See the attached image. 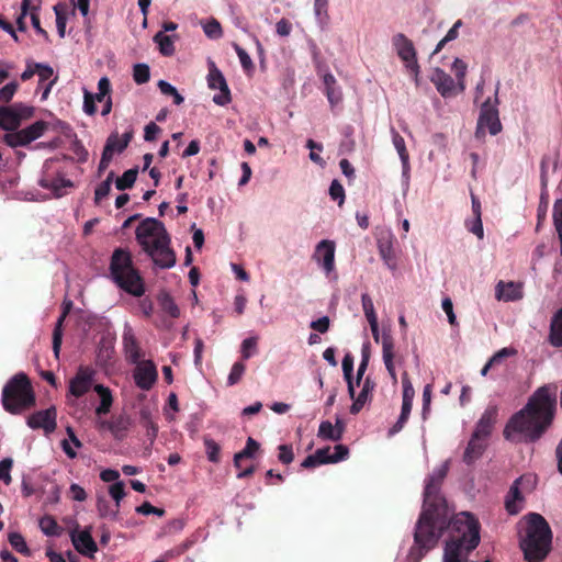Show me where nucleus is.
<instances>
[{"instance_id":"5701e85b","label":"nucleus","mask_w":562,"mask_h":562,"mask_svg":"<svg viewBox=\"0 0 562 562\" xmlns=\"http://www.w3.org/2000/svg\"><path fill=\"white\" fill-rule=\"evenodd\" d=\"M496 417L497 407L488 406L482 414L479 422L476 423L475 429L472 435L487 440L490 435L492 434V429L495 424Z\"/></svg>"},{"instance_id":"a211bd4d","label":"nucleus","mask_w":562,"mask_h":562,"mask_svg":"<svg viewBox=\"0 0 562 562\" xmlns=\"http://www.w3.org/2000/svg\"><path fill=\"white\" fill-rule=\"evenodd\" d=\"M431 82L435 85L437 91L443 98H450L459 93V82H454V80L446 74L442 69L436 68L430 77Z\"/></svg>"},{"instance_id":"de8ad7c7","label":"nucleus","mask_w":562,"mask_h":562,"mask_svg":"<svg viewBox=\"0 0 562 562\" xmlns=\"http://www.w3.org/2000/svg\"><path fill=\"white\" fill-rule=\"evenodd\" d=\"M40 528L42 532L46 536H58L60 533V528L57 525L56 520L50 516H45L40 519Z\"/></svg>"},{"instance_id":"0eeeda50","label":"nucleus","mask_w":562,"mask_h":562,"mask_svg":"<svg viewBox=\"0 0 562 562\" xmlns=\"http://www.w3.org/2000/svg\"><path fill=\"white\" fill-rule=\"evenodd\" d=\"M499 89V83H497L494 91V101L492 102L488 98L486 101L482 103L480 116L477 120V126L475 131V136L477 138H482L487 131L491 135H497L502 131V123L498 116V99L497 93Z\"/></svg>"},{"instance_id":"e433bc0d","label":"nucleus","mask_w":562,"mask_h":562,"mask_svg":"<svg viewBox=\"0 0 562 562\" xmlns=\"http://www.w3.org/2000/svg\"><path fill=\"white\" fill-rule=\"evenodd\" d=\"M344 378L348 385V393L351 398L355 397V381L352 379L353 371V358L350 355H346L341 362Z\"/></svg>"},{"instance_id":"6ab92c4d","label":"nucleus","mask_w":562,"mask_h":562,"mask_svg":"<svg viewBox=\"0 0 562 562\" xmlns=\"http://www.w3.org/2000/svg\"><path fill=\"white\" fill-rule=\"evenodd\" d=\"M70 539L75 549L83 555L93 557L98 551L97 543L91 536L90 529H75L70 532Z\"/></svg>"},{"instance_id":"3c124183","label":"nucleus","mask_w":562,"mask_h":562,"mask_svg":"<svg viewBox=\"0 0 562 562\" xmlns=\"http://www.w3.org/2000/svg\"><path fill=\"white\" fill-rule=\"evenodd\" d=\"M361 304H362V310H363V313L366 315L368 323L372 322V321H376L378 316H376V313L374 310V304L368 293H363L361 295Z\"/></svg>"},{"instance_id":"774afa93","label":"nucleus","mask_w":562,"mask_h":562,"mask_svg":"<svg viewBox=\"0 0 562 562\" xmlns=\"http://www.w3.org/2000/svg\"><path fill=\"white\" fill-rule=\"evenodd\" d=\"M553 221L559 235H562V199H558L553 205Z\"/></svg>"},{"instance_id":"69168bd1","label":"nucleus","mask_w":562,"mask_h":562,"mask_svg":"<svg viewBox=\"0 0 562 562\" xmlns=\"http://www.w3.org/2000/svg\"><path fill=\"white\" fill-rule=\"evenodd\" d=\"M330 326V319L328 316H322L315 321L310 323V327L321 334H325L328 331Z\"/></svg>"},{"instance_id":"423d86ee","label":"nucleus","mask_w":562,"mask_h":562,"mask_svg":"<svg viewBox=\"0 0 562 562\" xmlns=\"http://www.w3.org/2000/svg\"><path fill=\"white\" fill-rule=\"evenodd\" d=\"M3 408L11 414H19L34 404V394L24 373L12 376L2 390Z\"/></svg>"},{"instance_id":"09e8293b","label":"nucleus","mask_w":562,"mask_h":562,"mask_svg":"<svg viewBox=\"0 0 562 562\" xmlns=\"http://www.w3.org/2000/svg\"><path fill=\"white\" fill-rule=\"evenodd\" d=\"M403 382V406H405V409L413 406V398H414V387L407 376V373L405 372L402 378Z\"/></svg>"},{"instance_id":"1a4fd4ad","label":"nucleus","mask_w":562,"mask_h":562,"mask_svg":"<svg viewBox=\"0 0 562 562\" xmlns=\"http://www.w3.org/2000/svg\"><path fill=\"white\" fill-rule=\"evenodd\" d=\"M392 42L396 54L402 59L405 67L414 75L415 81L418 82L419 66L417 64L416 50L413 42L402 33L396 34Z\"/></svg>"},{"instance_id":"473e14b6","label":"nucleus","mask_w":562,"mask_h":562,"mask_svg":"<svg viewBox=\"0 0 562 562\" xmlns=\"http://www.w3.org/2000/svg\"><path fill=\"white\" fill-rule=\"evenodd\" d=\"M470 551H463L454 542H446L443 562H468Z\"/></svg>"},{"instance_id":"603ef678","label":"nucleus","mask_w":562,"mask_h":562,"mask_svg":"<svg viewBox=\"0 0 562 562\" xmlns=\"http://www.w3.org/2000/svg\"><path fill=\"white\" fill-rule=\"evenodd\" d=\"M8 539H9L10 544L12 546V548L14 550H16L18 552L24 553V554L30 553L27 544L21 533L10 532Z\"/></svg>"},{"instance_id":"5fc2aeb1","label":"nucleus","mask_w":562,"mask_h":562,"mask_svg":"<svg viewBox=\"0 0 562 562\" xmlns=\"http://www.w3.org/2000/svg\"><path fill=\"white\" fill-rule=\"evenodd\" d=\"M65 317H66V312H64L59 316V318L56 323L55 329H54V334H53V349H54V353L56 357H58L59 350H60L61 336H63L61 325H63Z\"/></svg>"},{"instance_id":"6e6552de","label":"nucleus","mask_w":562,"mask_h":562,"mask_svg":"<svg viewBox=\"0 0 562 562\" xmlns=\"http://www.w3.org/2000/svg\"><path fill=\"white\" fill-rule=\"evenodd\" d=\"M370 329L372 333V337L376 344L382 345V359L385 366V369L394 383L397 381V375L395 371L394 364V342L391 335V331L384 329L380 333L379 323L376 321L369 322Z\"/></svg>"},{"instance_id":"9d476101","label":"nucleus","mask_w":562,"mask_h":562,"mask_svg":"<svg viewBox=\"0 0 562 562\" xmlns=\"http://www.w3.org/2000/svg\"><path fill=\"white\" fill-rule=\"evenodd\" d=\"M33 109L23 103L11 106H0V127L7 131L15 130L23 120L31 117Z\"/></svg>"},{"instance_id":"2eb2a0df","label":"nucleus","mask_w":562,"mask_h":562,"mask_svg":"<svg viewBox=\"0 0 562 562\" xmlns=\"http://www.w3.org/2000/svg\"><path fill=\"white\" fill-rule=\"evenodd\" d=\"M94 375L95 372L92 368L79 367L76 375L69 381L68 396L78 398L87 394L92 386Z\"/></svg>"},{"instance_id":"39448f33","label":"nucleus","mask_w":562,"mask_h":562,"mask_svg":"<svg viewBox=\"0 0 562 562\" xmlns=\"http://www.w3.org/2000/svg\"><path fill=\"white\" fill-rule=\"evenodd\" d=\"M111 276L114 282L125 292L142 296L145 292L144 283L137 271L132 266L127 251L116 249L112 255Z\"/></svg>"},{"instance_id":"4be33fe9","label":"nucleus","mask_w":562,"mask_h":562,"mask_svg":"<svg viewBox=\"0 0 562 562\" xmlns=\"http://www.w3.org/2000/svg\"><path fill=\"white\" fill-rule=\"evenodd\" d=\"M378 250L381 259L385 266L394 271L396 269L395 252H394V236L392 233H386L378 238Z\"/></svg>"},{"instance_id":"f3484780","label":"nucleus","mask_w":562,"mask_h":562,"mask_svg":"<svg viewBox=\"0 0 562 562\" xmlns=\"http://www.w3.org/2000/svg\"><path fill=\"white\" fill-rule=\"evenodd\" d=\"M524 297V284L515 281H498L495 285V299L501 302H516Z\"/></svg>"},{"instance_id":"79ce46f5","label":"nucleus","mask_w":562,"mask_h":562,"mask_svg":"<svg viewBox=\"0 0 562 562\" xmlns=\"http://www.w3.org/2000/svg\"><path fill=\"white\" fill-rule=\"evenodd\" d=\"M139 420L142 425L147 429L148 436L154 439L157 436L158 427L153 420L151 412L148 407H143L139 411Z\"/></svg>"},{"instance_id":"f257e3e1","label":"nucleus","mask_w":562,"mask_h":562,"mask_svg":"<svg viewBox=\"0 0 562 562\" xmlns=\"http://www.w3.org/2000/svg\"><path fill=\"white\" fill-rule=\"evenodd\" d=\"M448 469L449 462L445 461L426 480L424 508L414 535L415 544L418 550L424 551L434 548L442 530L448 526L450 535L447 542H454L460 550L471 552L480 543V524L468 512L457 514L448 524V507L439 494L440 484L446 477Z\"/></svg>"},{"instance_id":"680f3d73","label":"nucleus","mask_w":562,"mask_h":562,"mask_svg":"<svg viewBox=\"0 0 562 562\" xmlns=\"http://www.w3.org/2000/svg\"><path fill=\"white\" fill-rule=\"evenodd\" d=\"M13 461L11 458H5L0 461V481H2L4 484L11 483V469H12Z\"/></svg>"},{"instance_id":"72a5a7b5","label":"nucleus","mask_w":562,"mask_h":562,"mask_svg":"<svg viewBox=\"0 0 562 562\" xmlns=\"http://www.w3.org/2000/svg\"><path fill=\"white\" fill-rule=\"evenodd\" d=\"M550 342L555 347L562 346V308L552 317L550 325Z\"/></svg>"},{"instance_id":"052dcab7","label":"nucleus","mask_w":562,"mask_h":562,"mask_svg":"<svg viewBox=\"0 0 562 562\" xmlns=\"http://www.w3.org/2000/svg\"><path fill=\"white\" fill-rule=\"evenodd\" d=\"M54 12L56 15L57 33L63 38V37H65V34H66L67 18H66L65 13L63 12L60 4H56L54 7Z\"/></svg>"},{"instance_id":"a18cd8bd","label":"nucleus","mask_w":562,"mask_h":562,"mask_svg":"<svg viewBox=\"0 0 562 562\" xmlns=\"http://www.w3.org/2000/svg\"><path fill=\"white\" fill-rule=\"evenodd\" d=\"M137 169L132 168L126 170L121 177H119L115 181V187L117 190H125L131 188L136 179H137Z\"/></svg>"},{"instance_id":"20e7f679","label":"nucleus","mask_w":562,"mask_h":562,"mask_svg":"<svg viewBox=\"0 0 562 562\" xmlns=\"http://www.w3.org/2000/svg\"><path fill=\"white\" fill-rule=\"evenodd\" d=\"M552 532L546 519L537 513L524 517L520 532V548L528 562H540L549 553Z\"/></svg>"},{"instance_id":"f8f14e48","label":"nucleus","mask_w":562,"mask_h":562,"mask_svg":"<svg viewBox=\"0 0 562 562\" xmlns=\"http://www.w3.org/2000/svg\"><path fill=\"white\" fill-rule=\"evenodd\" d=\"M48 125L44 121H37L30 126L5 135V142L12 147L25 146L44 135Z\"/></svg>"},{"instance_id":"ddd939ff","label":"nucleus","mask_w":562,"mask_h":562,"mask_svg":"<svg viewBox=\"0 0 562 562\" xmlns=\"http://www.w3.org/2000/svg\"><path fill=\"white\" fill-rule=\"evenodd\" d=\"M133 379L136 386L143 391L150 390L158 379L157 368L150 360L135 362Z\"/></svg>"},{"instance_id":"58836bf2","label":"nucleus","mask_w":562,"mask_h":562,"mask_svg":"<svg viewBox=\"0 0 562 562\" xmlns=\"http://www.w3.org/2000/svg\"><path fill=\"white\" fill-rule=\"evenodd\" d=\"M158 300H159V305H160V308H161V312L164 313V315L171 317V318L179 317V315H180L179 307L177 306L175 301L170 297V295L161 294V295H159Z\"/></svg>"},{"instance_id":"cd10ccee","label":"nucleus","mask_w":562,"mask_h":562,"mask_svg":"<svg viewBox=\"0 0 562 562\" xmlns=\"http://www.w3.org/2000/svg\"><path fill=\"white\" fill-rule=\"evenodd\" d=\"M93 389L100 397V404L95 407V414L99 416L108 414L113 404L111 390L102 384H97Z\"/></svg>"},{"instance_id":"393cba45","label":"nucleus","mask_w":562,"mask_h":562,"mask_svg":"<svg viewBox=\"0 0 562 562\" xmlns=\"http://www.w3.org/2000/svg\"><path fill=\"white\" fill-rule=\"evenodd\" d=\"M40 184L42 188L50 190L57 198L64 196L68 189L74 187V182L65 178L61 173H58L54 178L44 177L41 179Z\"/></svg>"},{"instance_id":"4468645a","label":"nucleus","mask_w":562,"mask_h":562,"mask_svg":"<svg viewBox=\"0 0 562 562\" xmlns=\"http://www.w3.org/2000/svg\"><path fill=\"white\" fill-rule=\"evenodd\" d=\"M335 250L336 245L329 239L321 240L315 247L313 258L327 277L335 274Z\"/></svg>"},{"instance_id":"aec40b11","label":"nucleus","mask_w":562,"mask_h":562,"mask_svg":"<svg viewBox=\"0 0 562 562\" xmlns=\"http://www.w3.org/2000/svg\"><path fill=\"white\" fill-rule=\"evenodd\" d=\"M122 342L126 359L131 363L140 361L142 350L135 337L134 330L128 324H125L124 326Z\"/></svg>"},{"instance_id":"13d9d810","label":"nucleus","mask_w":562,"mask_h":562,"mask_svg":"<svg viewBox=\"0 0 562 562\" xmlns=\"http://www.w3.org/2000/svg\"><path fill=\"white\" fill-rule=\"evenodd\" d=\"M392 135H393L392 136L393 145L400 156V159L401 160L409 159V155L406 150V145H405L404 138L394 130L392 131Z\"/></svg>"},{"instance_id":"f03ea898","label":"nucleus","mask_w":562,"mask_h":562,"mask_svg":"<svg viewBox=\"0 0 562 562\" xmlns=\"http://www.w3.org/2000/svg\"><path fill=\"white\" fill-rule=\"evenodd\" d=\"M557 394L555 384L539 387L526 406L509 419L504 430L505 437L509 440H537L552 422Z\"/></svg>"},{"instance_id":"6e6d98bb","label":"nucleus","mask_w":562,"mask_h":562,"mask_svg":"<svg viewBox=\"0 0 562 562\" xmlns=\"http://www.w3.org/2000/svg\"><path fill=\"white\" fill-rule=\"evenodd\" d=\"M234 48L243 69L248 74L252 72L255 67L248 53L237 44L234 45Z\"/></svg>"},{"instance_id":"bf43d9fd","label":"nucleus","mask_w":562,"mask_h":562,"mask_svg":"<svg viewBox=\"0 0 562 562\" xmlns=\"http://www.w3.org/2000/svg\"><path fill=\"white\" fill-rule=\"evenodd\" d=\"M149 67L145 64H137L134 66L133 78L135 82L142 85L149 80Z\"/></svg>"},{"instance_id":"338daca9","label":"nucleus","mask_w":562,"mask_h":562,"mask_svg":"<svg viewBox=\"0 0 562 562\" xmlns=\"http://www.w3.org/2000/svg\"><path fill=\"white\" fill-rule=\"evenodd\" d=\"M18 89L16 82H9L0 89V103L9 102Z\"/></svg>"},{"instance_id":"bb28decb","label":"nucleus","mask_w":562,"mask_h":562,"mask_svg":"<svg viewBox=\"0 0 562 562\" xmlns=\"http://www.w3.org/2000/svg\"><path fill=\"white\" fill-rule=\"evenodd\" d=\"M486 446L487 440L472 435L463 454L464 462L468 464L473 463L483 454Z\"/></svg>"},{"instance_id":"dca6fc26","label":"nucleus","mask_w":562,"mask_h":562,"mask_svg":"<svg viewBox=\"0 0 562 562\" xmlns=\"http://www.w3.org/2000/svg\"><path fill=\"white\" fill-rule=\"evenodd\" d=\"M56 418V408L52 406L30 415L26 423L32 429H43L46 434H52L57 426Z\"/></svg>"},{"instance_id":"ea45409f","label":"nucleus","mask_w":562,"mask_h":562,"mask_svg":"<svg viewBox=\"0 0 562 562\" xmlns=\"http://www.w3.org/2000/svg\"><path fill=\"white\" fill-rule=\"evenodd\" d=\"M260 445L251 437L247 439L245 448L235 454L234 463L237 468H240V461L244 458H252L255 453L259 450Z\"/></svg>"},{"instance_id":"9b49d317","label":"nucleus","mask_w":562,"mask_h":562,"mask_svg":"<svg viewBox=\"0 0 562 562\" xmlns=\"http://www.w3.org/2000/svg\"><path fill=\"white\" fill-rule=\"evenodd\" d=\"M132 137H133L132 131L125 132L121 136L117 133H112L108 137L105 146L103 148L101 160L99 164L100 172L104 171L109 167V165L115 154H121L128 146Z\"/></svg>"},{"instance_id":"2f4dec72","label":"nucleus","mask_w":562,"mask_h":562,"mask_svg":"<svg viewBox=\"0 0 562 562\" xmlns=\"http://www.w3.org/2000/svg\"><path fill=\"white\" fill-rule=\"evenodd\" d=\"M83 93V111L88 115H93L97 112L95 101L105 102L109 95L100 94V92L91 93L87 88H82Z\"/></svg>"},{"instance_id":"49530a36","label":"nucleus","mask_w":562,"mask_h":562,"mask_svg":"<svg viewBox=\"0 0 562 562\" xmlns=\"http://www.w3.org/2000/svg\"><path fill=\"white\" fill-rule=\"evenodd\" d=\"M258 337L250 336L245 338L240 345V353L243 359L247 360L257 353Z\"/></svg>"},{"instance_id":"7ed1b4c3","label":"nucleus","mask_w":562,"mask_h":562,"mask_svg":"<svg viewBox=\"0 0 562 562\" xmlns=\"http://www.w3.org/2000/svg\"><path fill=\"white\" fill-rule=\"evenodd\" d=\"M136 240L143 250L161 269H169L176 263V256L170 248V238L165 225L154 217L143 220L135 231Z\"/></svg>"},{"instance_id":"a878e982","label":"nucleus","mask_w":562,"mask_h":562,"mask_svg":"<svg viewBox=\"0 0 562 562\" xmlns=\"http://www.w3.org/2000/svg\"><path fill=\"white\" fill-rule=\"evenodd\" d=\"M318 460H324V464L337 463L344 461L349 456V449L344 445H337L334 447V453H330V448L317 449L314 453Z\"/></svg>"},{"instance_id":"a19ab883","label":"nucleus","mask_w":562,"mask_h":562,"mask_svg":"<svg viewBox=\"0 0 562 562\" xmlns=\"http://www.w3.org/2000/svg\"><path fill=\"white\" fill-rule=\"evenodd\" d=\"M317 437L323 440L338 441L340 440L339 431L334 428L329 420H324L319 424Z\"/></svg>"},{"instance_id":"c9c22d12","label":"nucleus","mask_w":562,"mask_h":562,"mask_svg":"<svg viewBox=\"0 0 562 562\" xmlns=\"http://www.w3.org/2000/svg\"><path fill=\"white\" fill-rule=\"evenodd\" d=\"M109 496L113 499V508H115L116 517L119 518L121 503L126 496L124 482H116L108 487Z\"/></svg>"},{"instance_id":"0e129e2a","label":"nucleus","mask_w":562,"mask_h":562,"mask_svg":"<svg viewBox=\"0 0 562 562\" xmlns=\"http://www.w3.org/2000/svg\"><path fill=\"white\" fill-rule=\"evenodd\" d=\"M278 459L283 464H290L294 460V453L292 446L290 445H280Z\"/></svg>"},{"instance_id":"c756f323","label":"nucleus","mask_w":562,"mask_h":562,"mask_svg":"<svg viewBox=\"0 0 562 562\" xmlns=\"http://www.w3.org/2000/svg\"><path fill=\"white\" fill-rule=\"evenodd\" d=\"M131 425V418L126 415H121L113 422L109 423L108 428L116 439H122L126 436Z\"/></svg>"},{"instance_id":"c03bdc74","label":"nucleus","mask_w":562,"mask_h":562,"mask_svg":"<svg viewBox=\"0 0 562 562\" xmlns=\"http://www.w3.org/2000/svg\"><path fill=\"white\" fill-rule=\"evenodd\" d=\"M158 88L162 94L172 97L173 103L176 105H180L181 103H183L184 98L179 93L177 88L175 86H172L171 83H169L168 81L159 80Z\"/></svg>"},{"instance_id":"4d7b16f0","label":"nucleus","mask_w":562,"mask_h":562,"mask_svg":"<svg viewBox=\"0 0 562 562\" xmlns=\"http://www.w3.org/2000/svg\"><path fill=\"white\" fill-rule=\"evenodd\" d=\"M113 172H111L108 178L97 187L94 191V200L97 203L101 202L110 193Z\"/></svg>"},{"instance_id":"e2e57ef3","label":"nucleus","mask_w":562,"mask_h":562,"mask_svg":"<svg viewBox=\"0 0 562 562\" xmlns=\"http://www.w3.org/2000/svg\"><path fill=\"white\" fill-rule=\"evenodd\" d=\"M329 195L334 201H338L341 205L345 201V189L339 181L334 180L329 187Z\"/></svg>"},{"instance_id":"864d4df0","label":"nucleus","mask_w":562,"mask_h":562,"mask_svg":"<svg viewBox=\"0 0 562 562\" xmlns=\"http://www.w3.org/2000/svg\"><path fill=\"white\" fill-rule=\"evenodd\" d=\"M452 70L454 71L457 80L459 82V91H463L464 77L467 74V64L462 59L456 58L452 63Z\"/></svg>"},{"instance_id":"4c0bfd02","label":"nucleus","mask_w":562,"mask_h":562,"mask_svg":"<svg viewBox=\"0 0 562 562\" xmlns=\"http://www.w3.org/2000/svg\"><path fill=\"white\" fill-rule=\"evenodd\" d=\"M155 43L158 45L159 52L165 56H171L175 53L173 36L166 35L164 32H158L154 36Z\"/></svg>"},{"instance_id":"8fccbe9b","label":"nucleus","mask_w":562,"mask_h":562,"mask_svg":"<svg viewBox=\"0 0 562 562\" xmlns=\"http://www.w3.org/2000/svg\"><path fill=\"white\" fill-rule=\"evenodd\" d=\"M245 371H246V366L243 362H240V361L235 362L231 369L228 376H227V385L233 386V385L237 384L241 380Z\"/></svg>"},{"instance_id":"7c9ffc66","label":"nucleus","mask_w":562,"mask_h":562,"mask_svg":"<svg viewBox=\"0 0 562 562\" xmlns=\"http://www.w3.org/2000/svg\"><path fill=\"white\" fill-rule=\"evenodd\" d=\"M517 484L518 481L510 487L505 501L506 509L510 515H516L521 509L522 498Z\"/></svg>"},{"instance_id":"b1692460","label":"nucleus","mask_w":562,"mask_h":562,"mask_svg":"<svg viewBox=\"0 0 562 562\" xmlns=\"http://www.w3.org/2000/svg\"><path fill=\"white\" fill-rule=\"evenodd\" d=\"M361 391L358 395L355 394L353 403L350 406L351 414H358L362 407L372 398V393L375 389L374 380L368 375L361 381Z\"/></svg>"},{"instance_id":"412c9836","label":"nucleus","mask_w":562,"mask_h":562,"mask_svg":"<svg viewBox=\"0 0 562 562\" xmlns=\"http://www.w3.org/2000/svg\"><path fill=\"white\" fill-rule=\"evenodd\" d=\"M213 102L218 105H227L232 101L231 90L222 72L213 66Z\"/></svg>"},{"instance_id":"c85d7f7f","label":"nucleus","mask_w":562,"mask_h":562,"mask_svg":"<svg viewBox=\"0 0 562 562\" xmlns=\"http://www.w3.org/2000/svg\"><path fill=\"white\" fill-rule=\"evenodd\" d=\"M95 506L98 514L101 518H106L111 520L117 519L115 508H113L112 503L108 499L104 493L97 492Z\"/></svg>"},{"instance_id":"37998d69","label":"nucleus","mask_w":562,"mask_h":562,"mask_svg":"<svg viewBox=\"0 0 562 562\" xmlns=\"http://www.w3.org/2000/svg\"><path fill=\"white\" fill-rule=\"evenodd\" d=\"M34 67L36 69V74L38 76V86H42L46 81L56 82L57 76L54 74L53 68L49 65L46 64H34Z\"/></svg>"},{"instance_id":"f704fd0d","label":"nucleus","mask_w":562,"mask_h":562,"mask_svg":"<svg viewBox=\"0 0 562 562\" xmlns=\"http://www.w3.org/2000/svg\"><path fill=\"white\" fill-rule=\"evenodd\" d=\"M66 431L68 435V439H65L61 441V448L68 458L75 459L77 457L76 449L81 447V442L77 438V436L71 427H67Z\"/></svg>"}]
</instances>
